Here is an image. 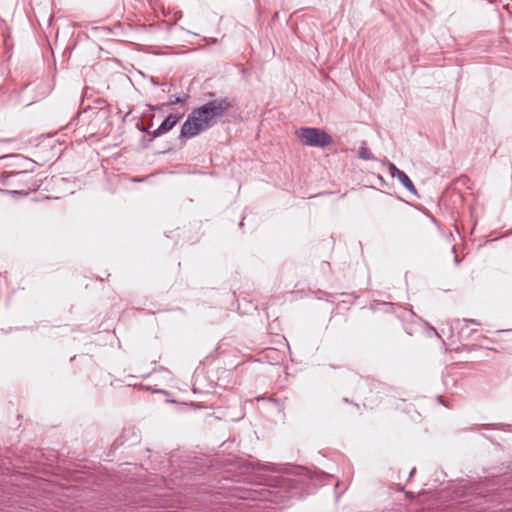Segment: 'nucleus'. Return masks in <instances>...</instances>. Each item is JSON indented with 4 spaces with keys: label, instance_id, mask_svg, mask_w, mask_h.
Masks as SVG:
<instances>
[{
    "label": "nucleus",
    "instance_id": "nucleus-1",
    "mask_svg": "<svg viewBox=\"0 0 512 512\" xmlns=\"http://www.w3.org/2000/svg\"><path fill=\"white\" fill-rule=\"evenodd\" d=\"M231 107L227 98L215 99L194 109L183 123L180 136L193 138L201 132L213 127Z\"/></svg>",
    "mask_w": 512,
    "mask_h": 512
},
{
    "label": "nucleus",
    "instance_id": "nucleus-2",
    "mask_svg": "<svg viewBox=\"0 0 512 512\" xmlns=\"http://www.w3.org/2000/svg\"><path fill=\"white\" fill-rule=\"evenodd\" d=\"M32 176L26 170L3 172L0 175V185L7 188L10 193H24L35 189L36 185L31 183Z\"/></svg>",
    "mask_w": 512,
    "mask_h": 512
},
{
    "label": "nucleus",
    "instance_id": "nucleus-3",
    "mask_svg": "<svg viewBox=\"0 0 512 512\" xmlns=\"http://www.w3.org/2000/svg\"><path fill=\"white\" fill-rule=\"evenodd\" d=\"M296 136L302 144L311 147H327L332 143V137L324 130L318 128H300Z\"/></svg>",
    "mask_w": 512,
    "mask_h": 512
},
{
    "label": "nucleus",
    "instance_id": "nucleus-4",
    "mask_svg": "<svg viewBox=\"0 0 512 512\" xmlns=\"http://www.w3.org/2000/svg\"><path fill=\"white\" fill-rule=\"evenodd\" d=\"M182 118V115L169 114L159 127L153 132L152 138H156L170 131Z\"/></svg>",
    "mask_w": 512,
    "mask_h": 512
},
{
    "label": "nucleus",
    "instance_id": "nucleus-5",
    "mask_svg": "<svg viewBox=\"0 0 512 512\" xmlns=\"http://www.w3.org/2000/svg\"><path fill=\"white\" fill-rule=\"evenodd\" d=\"M398 181L411 193L416 194L417 190L411 181V179L407 176L405 172H398V176L396 177Z\"/></svg>",
    "mask_w": 512,
    "mask_h": 512
},
{
    "label": "nucleus",
    "instance_id": "nucleus-6",
    "mask_svg": "<svg viewBox=\"0 0 512 512\" xmlns=\"http://www.w3.org/2000/svg\"><path fill=\"white\" fill-rule=\"evenodd\" d=\"M358 157L363 160H374V156L371 151L366 147V143L363 142L362 146L358 151Z\"/></svg>",
    "mask_w": 512,
    "mask_h": 512
},
{
    "label": "nucleus",
    "instance_id": "nucleus-7",
    "mask_svg": "<svg viewBox=\"0 0 512 512\" xmlns=\"http://www.w3.org/2000/svg\"><path fill=\"white\" fill-rule=\"evenodd\" d=\"M389 172L392 177H397L398 172H403V171L398 169L393 163H389Z\"/></svg>",
    "mask_w": 512,
    "mask_h": 512
},
{
    "label": "nucleus",
    "instance_id": "nucleus-8",
    "mask_svg": "<svg viewBox=\"0 0 512 512\" xmlns=\"http://www.w3.org/2000/svg\"><path fill=\"white\" fill-rule=\"evenodd\" d=\"M186 98H187V96H186V97H183V98H182V97H175V98H171V99H170V103H171V104H179V103H183V102H185Z\"/></svg>",
    "mask_w": 512,
    "mask_h": 512
},
{
    "label": "nucleus",
    "instance_id": "nucleus-9",
    "mask_svg": "<svg viewBox=\"0 0 512 512\" xmlns=\"http://www.w3.org/2000/svg\"><path fill=\"white\" fill-rule=\"evenodd\" d=\"M463 322L466 324V326H467L468 324L479 325V323H478L477 321L472 320V319H470V320H468V319H464V320H463Z\"/></svg>",
    "mask_w": 512,
    "mask_h": 512
}]
</instances>
